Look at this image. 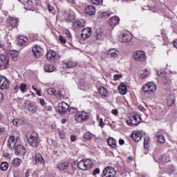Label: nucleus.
Wrapping results in <instances>:
<instances>
[{"label":"nucleus","instance_id":"nucleus-57","mask_svg":"<svg viewBox=\"0 0 177 177\" xmlns=\"http://www.w3.org/2000/svg\"><path fill=\"white\" fill-rule=\"evenodd\" d=\"M112 114H113V115H118V110L113 109L112 110Z\"/></svg>","mask_w":177,"mask_h":177},{"label":"nucleus","instance_id":"nucleus-12","mask_svg":"<svg viewBox=\"0 0 177 177\" xmlns=\"http://www.w3.org/2000/svg\"><path fill=\"white\" fill-rule=\"evenodd\" d=\"M16 143H17V140L16 139V137L11 136L8 140L7 146L9 149H15Z\"/></svg>","mask_w":177,"mask_h":177},{"label":"nucleus","instance_id":"nucleus-36","mask_svg":"<svg viewBox=\"0 0 177 177\" xmlns=\"http://www.w3.org/2000/svg\"><path fill=\"white\" fill-rule=\"evenodd\" d=\"M12 164L14 167H19V165H21V159L19 158H15L12 160Z\"/></svg>","mask_w":177,"mask_h":177},{"label":"nucleus","instance_id":"nucleus-40","mask_svg":"<svg viewBox=\"0 0 177 177\" xmlns=\"http://www.w3.org/2000/svg\"><path fill=\"white\" fill-rule=\"evenodd\" d=\"M159 160L162 162H167L168 161H169V158L168 155L167 154H164L161 156L159 157Z\"/></svg>","mask_w":177,"mask_h":177},{"label":"nucleus","instance_id":"nucleus-54","mask_svg":"<svg viewBox=\"0 0 177 177\" xmlns=\"http://www.w3.org/2000/svg\"><path fill=\"white\" fill-rule=\"evenodd\" d=\"M6 128L3 126H0V135H2L5 132Z\"/></svg>","mask_w":177,"mask_h":177},{"label":"nucleus","instance_id":"nucleus-35","mask_svg":"<svg viewBox=\"0 0 177 177\" xmlns=\"http://www.w3.org/2000/svg\"><path fill=\"white\" fill-rule=\"evenodd\" d=\"M144 147L146 150L150 149V138H149V137L145 138Z\"/></svg>","mask_w":177,"mask_h":177},{"label":"nucleus","instance_id":"nucleus-11","mask_svg":"<svg viewBox=\"0 0 177 177\" xmlns=\"http://www.w3.org/2000/svg\"><path fill=\"white\" fill-rule=\"evenodd\" d=\"M92 35V28H84L82 31L81 37L83 39H86L91 37Z\"/></svg>","mask_w":177,"mask_h":177},{"label":"nucleus","instance_id":"nucleus-30","mask_svg":"<svg viewBox=\"0 0 177 177\" xmlns=\"http://www.w3.org/2000/svg\"><path fill=\"white\" fill-rule=\"evenodd\" d=\"M8 60V58H6V55L4 54L0 55V68L1 67H3V66H5L6 64V62Z\"/></svg>","mask_w":177,"mask_h":177},{"label":"nucleus","instance_id":"nucleus-22","mask_svg":"<svg viewBox=\"0 0 177 177\" xmlns=\"http://www.w3.org/2000/svg\"><path fill=\"white\" fill-rule=\"evenodd\" d=\"M109 57H118V50L116 48H111L107 52Z\"/></svg>","mask_w":177,"mask_h":177},{"label":"nucleus","instance_id":"nucleus-39","mask_svg":"<svg viewBox=\"0 0 177 177\" xmlns=\"http://www.w3.org/2000/svg\"><path fill=\"white\" fill-rule=\"evenodd\" d=\"M156 138L157 142L160 143V145H164V143H165V138H164V136H156Z\"/></svg>","mask_w":177,"mask_h":177},{"label":"nucleus","instance_id":"nucleus-50","mask_svg":"<svg viewBox=\"0 0 177 177\" xmlns=\"http://www.w3.org/2000/svg\"><path fill=\"white\" fill-rule=\"evenodd\" d=\"M91 2L94 5H100L103 2V0H91Z\"/></svg>","mask_w":177,"mask_h":177},{"label":"nucleus","instance_id":"nucleus-3","mask_svg":"<svg viewBox=\"0 0 177 177\" xmlns=\"http://www.w3.org/2000/svg\"><path fill=\"white\" fill-rule=\"evenodd\" d=\"M142 118L140 115L136 114L131 116L129 120H127V124L130 127H136V125H139V124H140Z\"/></svg>","mask_w":177,"mask_h":177},{"label":"nucleus","instance_id":"nucleus-16","mask_svg":"<svg viewBox=\"0 0 177 177\" xmlns=\"http://www.w3.org/2000/svg\"><path fill=\"white\" fill-rule=\"evenodd\" d=\"M15 151L17 156H24L26 154V149L23 145H17Z\"/></svg>","mask_w":177,"mask_h":177},{"label":"nucleus","instance_id":"nucleus-2","mask_svg":"<svg viewBox=\"0 0 177 177\" xmlns=\"http://www.w3.org/2000/svg\"><path fill=\"white\" fill-rule=\"evenodd\" d=\"M28 143L32 147H38L39 145V137L37 133H32L27 139Z\"/></svg>","mask_w":177,"mask_h":177},{"label":"nucleus","instance_id":"nucleus-13","mask_svg":"<svg viewBox=\"0 0 177 177\" xmlns=\"http://www.w3.org/2000/svg\"><path fill=\"white\" fill-rule=\"evenodd\" d=\"M35 165H45V160L44 158H42V155L41 153H36L35 156Z\"/></svg>","mask_w":177,"mask_h":177},{"label":"nucleus","instance_id":"nucleus-41","mask_svg":"<svg viewBox=\"0 0 177 177\" xmlns=\"http://www.w3.org/2000/svg\"><path fill=\"white\" fill-rule=\"evenodd\" d=\"M9 168V165L6 162H1L0 165V169L1 171H6Z\"/></svg>","mask_w":177,"mask_h":177},{"label":"nucleus","instance_id":"nucleus-58","mask_svg":"<svg viewBox=\"0 0 177 177\" xmlns=\"http://www.w3.org/2000/svg\"><path fill=\"white\" fill-rule=\"evenodd\" d=\"M48 10L50 11V12H53V6H50V4H48Z\"/></svg>","mask_w":177,"mask_h":177},{"label":"nucleus","instance_id":"nucleus-7","mask_svg":"<svg viewBox=\"0 0 177 177\" xmlns=\"http://www.w3.org/2000/svg\"><path fill=\"white\" fill-rule=\"evenodd\" d=\"M10 86V82L4 76H0V89L3 91L6 89H9Z\"/></svg>","mask_w":177,"mask_h":177},{"label":"nucleus","instance_id":"nucleus-5","mask_svg":"<svg viewBox=\"0 0 177 177\" xmlns=\"http://www.w3.org/2000/svg\"><path fill=\"white\" fill-rule=\"evenodd\" d=\"M88 118H89V115L85 111L77 112L75 116V120L77 122H84V121H86Z\"/></svg>","mask_w":177,"mask_h":177},{"label":"nucleus","instance_id":"nucleus-25","mask_svg":"<svg viewBox=\"0 0 177 177\" xmlns=\"http://www.w3.org/2000/svg\"><path fill=\"white\" fill-rule=\"evenodd\" d=\"M10 55L11 59L14 60V62H17V57H19V53L16 50H12L10 51Z\"/></svg>","mask_w":177,"mask_h":177},{"label":"nucleus","instance_id":"nucleus-20","mask_svg":"<svg viewBox=\"0 0 177 177\" xmlns=\"http://www.w3.org/2000/svg\"><path fill=\"white\" fill-rule=\"evenodd\" d=\"M122 39L123 44L131 42V41H132V35L123 33L122 35Z\"/></svg>","mask_w":177,"mask_h":177},{"label":"nucleus","instance_id":"nucleus-17","mask_svg":"<svg viewBox=\"0 0 177 177\" xmlns=\"http://www.w3.org/2000/svg\"><path fill=\"white\" fill-rule=\"evenodd\" d=\"M142 136H143V133L140 131H136L132 133V138L134 142H139L142 139Z\"/></svg>","mask_w":177,"mask_h":177},{"label":"nucleus","instance_id":"nucleus-34","mask_svg":"<svg viewBox=\"0 0 177 177\" xmlns=\"http://www.w3.org/2000/svg\"><path fill=\"white\" fill-rule=\"evenodd\" d=\"M19 23V19L17 18H10V24L12 26V27H17Z\"/></svg>","mask_w":177,"mask_h":177},{"label":"nucleus","instance_id":"nucleus-60","mask_svg":"<svg viewBox=\"0 0 177 177\" xmlns=\"http://www.w3.org/2000/svg\"><path fill=\"white\" fill-rule=\"evenodd\" d=\"M109 16H110L109 12H105L102 13V17H109Z\"/></svg>","mask_w":177,"mask_h":177},{"label":"nucleus","instance_id":"nucleus-56","mask_svg":"<svg viewBox=\"0 0 177 177\" xmlns=\"http://www.w3.org/2000/svg\"><path fill=\"white\" fill-rule=\"evenodd\" d=\"M39 103H40V104H41V106H44H44H46V103H45V100H44V99H40V100H39Z\"/></svg>","mask_w":177,"mask_h":177},{"label":"nucleus","instance_id":"nucleus-43","mask_svg":"<svg viewBox=\"0 0 177 177\" xmlns=\"http://www.w3.org/2000/svg\"><path fill=\"white\" fill-rule=\"evenodd\" d=\"M19 89L22 93H24V92H27V84L21 83L19 86Z\"/></svg>","mask_w":177,"mask_h":177},{"label":"nucleus","instance_id":"nucleus-59","mask_svg":"<svg viewBox=\"0 0 177 177\" xmlns=\"http://www.w3.org/2000/svg\"><path fill=\"white\" fill-rule=\"evenodd\" d=\"M75 140H77V137H75V136H71V142H75Z\"/></svg>","mask_w":177,"mask_h":177},{"label":"nucleus","instance_id":"nucleus-49","mask_svg":"<svg viewBox=\"0 0 177 177\" xmlns=\"http://www.w3.org/2000/svg\"><path fill=\"white\" fill-rule=\"evenodd\" d=\"M53 109V108L52 107V106L48 104H46V105L44 106V110H46V111H52Z\"/></svg>","mask_w":177,"mask_h":177},{"label":"nucleus","instance_id":"nucleus-18","mask_svg":"<svg viewBox=\"0 0 177 177\" xmlns=\"http://www.w3.org/2000/svg\"><path fill=\"white\" fill-rule=\"evenodd\" d=\"M85 12L88 16H93L96 13V8L93 6H88L86 7Z\"/></svg>","mask_w":177,"mask_h":177},{"label":"nucleus","instance_id":"nucleus-63","mask_svg":"<svg viewBox=\"0 0 177 177\" xmlns=\"http://www.w3.org/2000/svg\"><path fill=\"white\" fill-rule=\"evenodd\" d=\"M3 157H5L6 158H9V153H6V152H4V153H3Z\"/></svg>","mask_w":177,"mask_h":177},{"label":"nucleus","instance_id":"nucleus-28","mask_svg":"<svg viewBox=\"0 0 177 177\" xmlns=\"http://www.w3.org/2000/svg\"><path fill=\"white\" fill-rule=\"evenodd\" d=\"M55 70H56V67L52 64H47L44 66V71L46 73H53Z\"/></svg>","mask_w":177,"mask_h":177},{"label":"nucleus","instance_id":"nucleus-45","mask_svg":"<svg viewBox=\"0 0 177 177\" xmlns=\"http://www.w3.org/2000/svg\"><path fill=\"white\" fill-rule=\"evenodd\" d=\"M95 37L96 39H103L104 38V35L102 32L96 31Z\"/></svg>","mask_w":177,"mask_h":177},{"label":"nucleus","instance_id":"nucleus-52","mask_svg":"<svg viewBox=\"0 0 177 177\" xmlns=\"http://www.w3.org/2000/svg\"><path fill=\"white\" fill-rule=\"evenodd\" d=\"M121 77H122V75L116 74L113 76V80H114V81H117L118 80H120V78H121Z\"/></svg>","mask_w":177,"mask_h":177},{"label":"nucleus","instance_id":"nucleus-38","mask_svg":"<svg viewBox=\"0 0 177 177\" xmlns=\"http://www.w3.org/2000/svg\"><path fill=\"white\" fill-rule=\"evenodd\" d=\"M83 138L84 139H86V140H91V139L93 138V134L89 132H86L83 134Z\"/></svg>","mask_w":177,"mask_h":177},{"label":"nucleus","instance_id":"nucleus-32","mask_svg":"<svg viewBox=\"0 0 177 177\" xmlns=\"http://www.w3.org/2000/svg\"><path fill=\"white\" fill-rule=\"evenodd\" d=\"M27 41H28V39L24 36H20L18 39V42L20 45L26 46Z\"/></svg>","mask_w":177,"mask_h":177},{"label":"nucleus","instance_id":"nucleus-62","mask_svg":"<svg viewBox=\"0 0 177 177\" xmlns=\"http://www.w3.org/2000/svg\"><path fill=\"white\" fill-rule=\"evenodd\" d=\"M3 100V94L0 91V102Z\"/></svg>","mask_w":177,"mask_h":177},{"label":"nucleus","instance_id":"nucleus-37","mask_svg":"<svg viewBox=\"0 0 177 177\" xmlns=\"http://www.w3.org/2000/svg\"><path fill=\"white\" fill-rule=\"evenodd\" d=\"M149 74L150 72H149V71L146 69L140 72V76L141 77V78H146Z\"/></svg>","mask_w":177,"mask_h":177},{"label":"nucleus","instance_id":"nucleus-8","mask_svg":"<svg viewBox=\"0 0 177 177\" xmlns=\"http://www.w3.org/2000/svg\"><path fill=\"white\" fill-rule=\"evenodd\" d=\"M68 104L66 103L65 102H62L59 104V106L57 107V111L59 113V114H62V115L66 114L67 111H68Z\"/></svg>","mask_w":177,"mask_h":177},{"label":"nucleus","instance_id":"nucleus-51","mask_svg":"<svg viewBox=\"0 0 177 177\" xmlns=\"http://www.w3.org/2000/svg\"><path fill=\"white\" fill-rule=\"evenodd\" d=\"M97 174H100V169L96 168L93 171V175L95 176V175H97Z\"/></svg>","mask_w":177,"mask_h":177},{"label":"nucleus","instance_id":"nucleus-10","mask_svg":"<svg viewBox=\"0 0 177 177\" xmlns=\"http://www.w3.org/2000/svg\"><path fill=\"white\" fill-rule=\"evenodd\" d=\"M133 57L136 60H138V62H143L145 59V51L142 50H137L133 53Z\"/></svg>","mask_w":177,"mask_h":177},{"label":"nucleus","instance_id":"nucleus-31","mask_svg":"<svg viewBox=\"0 0 177 177\" xmlns=\"http://www.w3.org/2000/svg\"><path fill=\"white\" fill-rule=\"evenodd\" d=\"M108 145L109 146L112 147V149H115V147L117 146V141H115L114 138L111 137L108 140Z\"/></svg>","mask_w":177,"mask_h":177},{"label":"nucleus","instance_id":"nucleus-64","mask_svg":"<svg viewBox=\"0 0 177 177\" xmlns=\"http://www.w3.org/2000/svg\"><path fill=\"white\" fill-rule=\"evenodd\" d=\"M173 44H174V46L177 48V39L174 40Z\"/></svg>","mask_w":177,"mask_h":177},{"label":"nucleus","instance_id":"nucleus-27","mask_svg":"<svg viewBox=\"0 0 177 177\" xmlns=\"http://www.w3.org/2000/svg\"><path fill=\"white\" fill-rule=\"evenodd\" d=\"M28 111L30 113H37L38 111V106L33 103H30L28 105Z\"/></svg>","mask_w":177,"mask_h":177},{"label":"nucleus","instance_id":"nucleus-9","mask_svg":"<svg viewBox=\"0 0 177 177\" xmlns=\"http://www.w3.org/2000/svg\"><path fill=\"white\" fill-rule=\"evenodd\" d=\"M32 52L36 59H39L44 55V49L38 45L32 47Z\"/></svg>","mask_w":177,"mask_h":177},{"label":"nucleus","instance_id":"nucleus-55","mask_svg":"<svg viewBox=\"0 0 177 177\" xmlns=\"http://www.w3.org/2000/svg\"><path fill=\"white\" fill-rule=\"evenodd\" d=\"M99 125H100V127H101V128H103V127H104V123L103 122V119H102V118L100 119Z\"/></svg>","mask_w":177,"mask_h":177},{"label":"nucleus","instance_id":"nucleus-15","mask_svg":"<svg viewBox=\"0 0 177 177\" xmlns=\"http://www.w3.org/2000/svg\"><path fill=\"white\" fill-rule=\"evenodd\" d=\"M64 18L66 21L71 23L75 19V15L73 12H66L64 14Z\"/></svg>","mask_w":177,"mask_h":177},{"label":"nucleus","instance_id":"nucleus-53","mask_svg":"<svg viewBox=\"0 0 177 177\" xmlns=\"http://www.w3.org/2000/svg\"><path fill=\"white\" fill-rule=\"evenodd\" d=\"M59 40L60 41V42H62V44H66V39H64L63 36L59 35Z\"/></svg>","mask_w":177,"mask_h":177},{"label":"nucleus","instance_id":"nucleus-61","mask_svg":"<svg viewBox=\"0 0 177 177\" xmlns=\"http://www.w3.org/2000/svg\"><path fill=\"white\" fill-rule=\"evenodd\" d=\"M125 143V141L123 139H120L119 140V145H120L121 146H122V145H124Z\"/></svg>","mask_w":177,"mask_h":177},{"label":"nucleus","instance_id":"nucleus-19","mask_svg":"<svg viewBox=\"0 0 177 177\" xmlns=\"http://www.w3.org/2000/svg\"><path fill=\"white\" fill-rule=\"evenodd\" d=\"M85 26V20L80 19L73 23V28H82Z\"/></svg>","mask_w":177,"mask_h":177},{"label":"nucleus","instance_id":"nucleus-26","mask_svg":"<svg viewBox=\"0 0 177 177\" xmlns=\"http://www.w3.org/2000/svg\"><path fill=\"white\" fill-rule=\"evenodd\" d=\"M109 23L110 26H116L120 23V18L118 17H113L109 19Z\"/></svg>","mask_w":177,"mask_h":177},{"label":"nucleus","instance_id":"nucleus-48","mask_svg":"<svg viewBox=\"0 0 177 177\" xmlns=\"http://www.w3.org/2000/svg\"><path fill=\"white\" fill-rule=\"evenodd\" d=\"M78 111V109L75 107H71L69 109L70 114H75Z\"/></svg>","mask_w":177,"mask_h":177},{"label":"nucleus","instance_id":"nucleus-33","mask_svg":"<svg viewBox=\"0 0 177 177\" xmlns=\"http://www.w3.org/2000/svg\"><path fill=\"white\" fill-rule=\"evenodd\" d=\"M76 66H77V64L75 62H68L64 63V67H65V68H74V67H75Z\"/></svg>","mask_w":177,"mask_h":177},{"label":"nucleus","instance_id":"nucleus-14","mask_svg":"<svg viewBox=\"0 0 177 177\" xmlns=\"http://www.w3.org/2000/svg\"><path fill=\"white\" fill-rule=\"evenodd\" d=\"M46 57L48 62H55V60H56V52L53 50H48L46 54Z\"/></svg>","mask_w":177,"mask_h":177},{"label":"nucleus","instance_id":"nucleus-44","mask_svg":"<svg viewBox=\"0 0 177 177\" xmlns=\"http://www.w3.org/2000/svg\"><path fill=\"white\" fill-rule=\"evenodd\" d=\"M21 3L24 5H29L30 6H32V1L31 0H18Z\"/></svg>","mask_w":177,"mask_h":177},{"label":"nucleus","instance_id":"nucleus-23","mask_svg":"<svg viewBox=\"0 0 177 177\" xmlns=\"http://www.w3.org/2000/svg\"><path fill=\"white\" fill-rule=\"evenodd\" d=\"M119 92L121 95H127L128 92V86L125 85L124 83H121L119 86Z\"/></svg>","mask_w":177,"mask_h":177},{"label":"nucleus","instance_id":"nucleus-24","mask_svg":"<svg viewBox=\"0 0 177 177\" xmlns=\"http://www.w3.org/2000/svg\"><path fill=\"white\" fill-rule=\"evenodd\" d=\"M98 93H100V95L103 97H107V96H109V91H107V88L103 86H101L98 89Z\"/></svg>","mask_w":177,"mask_h":177},{"label":"nucleus","instance_id":"nucleus-29","mask_svg":"<svg viewBox=\"0 0 177 177\" xmlns=\"http://www.w3.org/2000/svg\"><path fill=\"white\" fill-rule=\"evenodd\" d=\"M12 124L15 127H20V125H23V124H24V120L20 118H15L12 120Z\"/></svg>","mask_w":177,"mask_h":177},{"label":"nucleus","instance_id":"nucleus-47","mask_svg":"<svg viewBox=\"0 0 177 177\" xmlns=\"http://www.w3.org/2000/svg\"><path fill=\"white\" fill-rule=\"evenodd\" d=\"M48 95H56V90L54 88H49L47 91Z\"/></svg>","mask_w":177,"mask_h":177},{"label":"nucleus","instance_id":"nucleus-4","mask_svg":"<svg viewBox=\"0 0 177 177\" xmlns=\"http://www.w3.org/2000/svg\"><path fill=\"white\" fill-rule=\"evenodd\" d=\"M156 84L154 82H148L147 84H145L142 86V92H145V93H153V92H156Z\"/></svg>","mask_w":177,"mask_h":177},{"label":"nucleus","instance_id":"nucleus-1","mask_svg":"<svg viewBox=\"0 0 177 177\" xmlns=\"http://www.w3.org/2000/svg\"><path fill=\"white\" fill-rule=\"evenodd\" d=\"M77 166L82 171H88L92 168V160L83 159L77 163Z\"/></svg>","mask_w":177,"mask_h":177},{"label":"nucleus","instance_id":"nucleus-46","mask_svg":"<svg viewBox=\"0 0 177 177\" xmlns=\"http://www.w3.org/2000/svg\"><path fill=\"white\" fill-rule=\"evenodd\" d=\"M57 95V96H59V97H63L64 96V95H66V92L64 91V89L61 88V89L58 90Z\"/></svg>","mask_w":177,"mask_h":177},{"label":"nucleus","instance_id":"nucleus-21","mask_svg":"<svg viewBox=\"0 0 177 177\" xmlns=\"http://www.w3.org/2000/svg\"><path fill=\"white\" fill-rule=\"evenodd\" d=\"M70 167V162H61L57 165V168L60 171H64L65 169H67Z\"/></svg>","mask_w":177,"mask_h":177},{"label":"nucleus","instance_id":"nucleus-6","mask_svg":"<svg viewBox=\"0 0 177 177\" xmlns=\"http://www.w3.org/2000/svg\"><path fill=\"white\" fill-rule=\"evenodd\" d=\"M115 176V170L111 167H106L102 171V177Z\"/></svg>","mask_w":177,"mask_h":177},{"label":"nucleus","instance_id":"nucleus-42","mask_svg":"<svg viewBox=\"0 0 177 177\" xmlns=\"http://www.w3.org/2000/svg\"><path fill=\"white\" fill-rule=\"evenodd\" d=\"M175 102V97L169 96L167 98V106H172Z\"/></svg>","mask_w":177,"mask_h":177}]
</instances>
